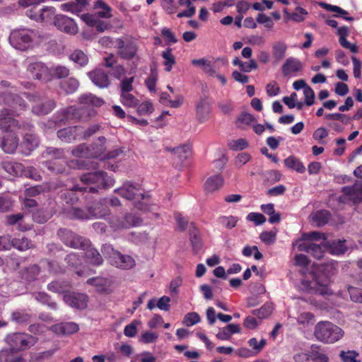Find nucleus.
Returning <instances> with one entry per match:
<instances>
[{"instance_id":"nucleus-63","label":"nucleus","mask_w":362,"mask_h":362,"mask_svg":"<svg viewBox=\"0 0 362 362\" xmlns=\"http://www.w3.org/2000/svg\"><path fill=\"white\" fill-rule=\"evenodd\" d=\"M50 70L52 73V79L53 78H65L69 74V70L66 67L62 66H57L50 69Z\"/></svg>"},{"instance_id":"nucleus-26","label":"nucleus","mask_w":362,"mask_h":362,"mask_svg":"<svg viewBox=\"0 0 362 362\" xmlns=\"http://www.w3.org/2000/svg\"><path fill=\"white\" fill-rule=\"evenodd\" d=\"M224 184V179L221 174L209 177L204 185V191L206 193H214L219 190Z\"/></svg>"},{"instance_id":"nucleus-46","label":"nucleus","mask_w":362,"mask_h":362,"mask_svg":"<svg viewBox=\"0 0 362 362\" xmlns=\"http://www.w3.org/2000/svg\"><path fill=\"white\" fill-rule=\"evenodd\" d=\"M23 218V214H16L7 216L6 218V223L8 226L14 225L16 223H18V227L21 230H27L30 228L29 225L22 226L21 221Z\"/></svg>"},{"instance_id":"nucleus-27","label":"nucleus","mask_w":362,"mask_h":362,"mask_svg":"<svg viewBox=\"0 0 362 362\" xmlns=\"http://www.w3.org/2000/svg\"><path fill=\"white\" fill-rule=\"evenodd\" d=\"M58 157L52 160L46 161L45 166L52 172L62 173L65 170L66 161L62 159L63 153L60 150H56Z\"/></svg>"},{"instance_id":"nucleus-33","label":"nucleus","mask_w":362,"mask_h":362,"mask_svg":"<svg viewBox=\"0 0 362 362\" xmlns=\"http://www.w3.org/2000/svg\"><path fill=\"white\" fill-rule=\"evenodd\" d=\"M93 9L95 11L93 16H96L97 18H110L112 16L111 7L103 1L98 0L95 1Z\"/></svg>"},{"instance_id":"nucleus-23","label":"nucleus","mask_w":362,"mask_h":362,"mask_svg":"<svg viewBox=\"0 0 362 362\" xmlns=\"http://www.w3.org/2000/svg\"><path fill=\"white\" fill-rule=\"evenodd\" d=\"M82 129L78 127H69L60 129L57 132L58 137L63 141L71 142L78 138H81Z\"/></svg>"},{"instance_id":"nucleus-60","label":"nucleus","mask_w":362,"mask_h":362,"mask_svg":"<svg viewBox=\"0 0 362 362\" xmlns=\"http://www.w3.org/2000/svg\"><path fill=\"white\" fill-rule=\"evenodd\" d=\"M78 87V81L73 78H70L62 83V88L68 93L76 91Z\"/></svg>"},{"instance_id":"nucleus-54","label":"nucleus","mask_w":362,"mask_h":362,"mask_svg":"<svg viewBox=\"0 0 362 362\" xmlns=\"http://www.w3.org/2000/svg\"><path fill=\"white\" fill-rule=\"evenodd\" d=\"M255 120V117L251 114L242 112L236 120V125L239 128H243L244 126L252 124Z\"/></svg>"},{"instance_id":"nucleus-3","label":"nucleus","mask_w":362,"mask_h":362,"mask_svg":"<svg viewBox=\"0 0 362 362\" xmlns=\"http://www.w3.org/2000/svg\"><path fill=\"white\" fill-rule=\"evenodd\" d=\"M115 192L128 200L141 197L142 202L136 203L135 207L141 211H147L149 210L148 204L149 198L148 197L144 196L142 189L138 185L133 184L131 182H126L122 187L115 189Z\"/></svg>"},{"instance_id":"nucleus-59","label":"nucleus","mask_w":362,"mask_h":362,"mask_svg":"<svg viewBox=\"0 0 362 362\" xmlns=\"http://www.w3.org/2000/svg\"><path fill=\"white\" fill-rule=\"evenodd\" d=\"M160 6L168 14H174L177 11V6L175 0H161Z\"/></svg>"},{"instance_id":"nucleus-58","label":"nucleus","mask_w":362,"mask_h":362,"mask_svg":"<svg viewBox=\"0 0 362 362\" xmlns=\"http://www.w3.org/2000/svg\"><path fill=\"white\" fill-rule=\"evenodd\" d=\"M70 59L80 66H84L88 63L87 56L81 50L74 51L70 55Z\"/></svg>"},{"instance_id":"nucleus-25","label":"nucleus","mask_w":362,"mask_h":362,"mask_svg":"<svg viewBox=\"0 0 362 362\" xmlns=\"http://www.w3.org/2000/svg\"><path fill=\"white\" fill-rule=\"evenodd\" d=\"M90 218H105L110 214V209L107 207V199H104L95 203L93 206L89 207Z\"/></svg>"},{"instance_id":"nucleus-18","label":"nucleus","mask_w":362,"mask_h":362,"mask_svg":"<svg viewBox=\"0 0 362 362\" xmlns=\"http://www.w3.org/2000/svg\"><path fill=\"white\" fill-rule=\"evenodd\" d=\"M299 251L306 252L313 255L316 259H320L323 257L324 245H317L309 242H300L296 243Z\"/></svg>"},{"instance_id":"nucleus-14","label":"nucleus","mask_w":362,"mask_h":362,"mask_svg":"<svg viewBox=\"0 0 362 362\" xmlns=\"http://www.w3.org/2000/svg\"><path fill=\"white\" fill-rule=\"evenodd\" d=\"M54 23L59 30L70 35H75L78 31L74 21L64 15H56Z\"/></svg>"},{"instance_id":"nucleus-48","label":"nucleus","mask_w":362,"mask_h":362,"mask_svg":"<svg viewBox=\"0 0 362 362\" xmlns=\"http://www.w3.org/2000/svg\"><path fill=\"white\" fill-rule=\"evenodd\" d=\"M55 17V8L52 6H46L41 8L40 14L37 16V22H49Z\"/></svg>"},{"instance_id":"nucleus-28","label":"nucleus","mask_w":362,"mask_h":362,"mask_svg":"<svg viewBox=\"0 0 362 362\" xmlns=\"http://www.w3.org/2000/svg\"><path fill=\"white\" fill-rule=\"evenodd\" d=\"M87 283L96 287L98 292L110 293L112 291V281L103 277L89 279Z\"/></svg>"},{"instance_id":"nucleus-61","label":"nucleus","mask_w":362,"mask_h":362,"mask_svg":"<svg viewBox=\"0 0 362 362\" xmlns=\"http://www.w3.org/2000/svg\"><path fill=\"white\" fill-rule=\"evenodd\" d=\"M347 291L349 293L350 298L352 301L356 303H362V289L354 287V286H348Z\"/></svg>"},{"instance_id":"nucleus-16","label":"nucleus","mask_w":362,"mask_h":362,"mask_svg":"<svg viewBox=\"0 0 362 362\" xmlns=\"http://www.w3.org/2000/svg\"><path fill=\"white\" fill-rule=\"evenodd\" d=\"M212 111L211 103L207 99H201L196 105V118L199 123H204L210 119Z\"/></svg>"},{"instance_id":"nucleus-52","label":"nucleus","mask_w":362,"mask_h":362,"mask_svg":"<svg viewBox=\"0 0 362 362\" xmlns=\"http://www.w3.org/2000/svg\"><path fill=\"white\" fill-rule=\"evenodd\" d=\"M330 217L329 213L326 210H320L313 215V220L317 226H321L326 224Z\"/></svg>"},{"instance_id":"nucleus-29","label":"nucleus","mask_w":362,"mask_h":362,"mask_svg":"<svg viewBox=\"0 0 362 362\" xmlns=\"http://www.w3.org/2000/svg\"><path fill=\"white\" fill-rule=\"evenodd\" d=\"M81 19L89 26L95 27L99 32H104L110 28V25L107 23H105L93 14L86 13L81 16Z\"/></svg>"},{"instance_id":"nucleus-45","label":"nucleus","mask_w":362,"mask_h":362,"mask_svg":"<svg viewBox=\"0 0 362 362\" xmlns=\"http://www.w3.org/2000/svg\"><path fill=\"white\" fill-rule=\"evenodd\" d=\"M136 107V113L139 116L150 115L154 111V106L150 100H145L141 103L138 102Z\"/></svg>"},{"instance_id":"nucleus-34","label":"nucleus","mask_w":362,"mask_h":362,"mask_svg":"<svg viewBox=\"0 0 362 362\" xmlns=\"http://www.w3.org/2000/svg\"><path fill=\"white\" fill-rule=\"evenodd\" d=\"M18 146V139L16 136L9 134L5 136L1 143V148L6 153H13Z\"/></svg>"},{"instance_id":"nucleus-20","label":"nucleus","mask_w":362,"mask_h":362,"mask_svg":"<svg viewBox=\"0 0 362 362\" xmlns=\"http://www.w3.org/2000/svg\"><path fill=\"white\" fill-rule=\"evenodd\" d=\"M303 69L301 62L294 57H288L282 66V73L284 76H296Z\"/></svg>"},{"instance_id":"nucleus-53","label":"nucleus","mask_w":362,"mask_h":362,"mask_svg":"<svg viewBox=\"0 0 362 362\" xmlns=\"http://www.w3.org/2000/svg\"><path fill=\"white\" fill-rule=\"evenodd\" d=\"M238 218L233 216H222L218 218V223L227 229H232L237 225Z\"/></svg>"},{"instance_id":"nucleus-8","label":"nucleus","mask_w":362,"mask_h":362,"mask_svg":"<svg viewBox=\"0 0 362 362\" xmlns=\"http://www.w3.org/2000/svg\"><path fill=\"white\" fill-rule=\"evenodd\" d=\"M105 141L106 139L103 136L98 138V142L94 144L92 146V152L90 153L92 157L98 158L100 160H104L115 158L121 153L122 151L119 149H115L109 151L107 154H104L106 150V147L105 146Z\"/></svg>"},{"instance_id":"nucleus-19","label":"nucleus","mask_w":362,"mask_h":362,"mask_svg":"<svg viewBox=\"0 0 362 362\" xmlns=\"http://www.w3.org/2000/svg\"><path fill=\"white\" fill-rule=\"evenodd\" d=\"M59 186L57 182H45L40 185H36L28 188L24 192V196L28 197H34L42 192L56 190Z\"/></svg>"},{"instance_id":"nucleus-36","label":"nucleus","mask_w":362,"mask_h":362,"mask_svg":"<svg viewBox=\"0 0 362 362\" xmlns=\"http://www.w3.org/2000/svg\"><path fill=\"white\" fill-rule=\"evenodd\" d=\"M215 62L214 60L208 59L206 65L203 69V71L209 77L216 78L224 86L227 83V79L224 75L218 73L214 66Z\"/></svg>"},{"instance_id":"nucleus-56","label":"nucleus","mask_w":362,"mask_h":362,"mask_svg":"<svg viewBox=\"0 0 362 362\" xmlns=\"http://www.w3.org/2000/svg\"><path fill=\"white\" fill-rule=\"evenodd\" d=\"M32 246V243L28 238H22L13 239V247L19 250H26Z\"/></svg>"},{"instance_id":"nucleus-10","label":"nucleus","mask_w":362,"mask_h":362,"mask_svg":"<svg viewBox=\"0 0 362 362\" xmlns=\"http://www.w3.org/2000/svg\"><path fill=\"white\" fill-rule=\"evenodd\" d=\"M343 194L340 197L342 202H351L358 204L362 202V183L356 182L353 186L344 187Z\"/></svg>"},{"instance_id":"nucleus-2","label":"nucleus","mask_w":362,"mask_h":362,"mask_svg":"<svg viewBox=\"0 0 362 362\" xmlns=\"http://www.w3.org/2000/svg\"><path fill=\"white\" fill-rule=\"evenodd\" d=\"M314 335L319 341L333 344L344 337V332L341 327L329 321H320L315 327Z\"/></svg>"},{"instance_id":"nucleus-22","label":"nucleus","mask_w":362,"mask_h":362,"mask_svg":"<svg viewBox=\"0 0 362 362\" xmlns=\"http://www.w3.org/2000/svg\"><path fill=\"white\" fill-rule=\"evenodd\" d=\"M51 330L58 335H69L78 331V325L73 322H61L51 327Z\"/></svg>"},{"instance_id":"nucleus-32","label":"nucleus","mask_w":362,"mask_h":362,"mask_svg":"<svg viewBox=\"0 0 362 362\" xmlns=\"http://www.w3.org/2000/svg\"><path fill=\"white\" fill-rule=\"evenodd\" d=\"M1 166L6 173L14 177L22 176L23 173V165L18 162L4 160Z\"/></svg>"},{"instance_id":"nucleus-12","label":"nucleus","mask_w":362,"mask_h":362,"mask_svg":"<svg viewBox=\"0 0 362 362\" xmlns=\"http://www.w3.org/2000/svg\"><path fill=\"white\" fill-rule=\"evenodd\" d=\"M9 110H4L0 113V129L4 131L13 132L21 128H30V124L20 125L18 121L11 117Z\"/></svg>"},{"instance_id":"nucleus-42","label":"nucleus","mask_w":362,"mask_h":362,"mask_svg":"<svg viewBox=\"0 0 362 362\" xmlns=\"http://www.w3.org/2000/svg\"><path fill=\"white\" fill-rule=\"evenodd\" d=\"M345 240H334L328 245L329 252L334 255H340L344 254L347 251V246L345 244Z\"/></svg>"},{"instance_id":"nucleus-47","label":"nucleus","mask_w":362,"mask_h":362,"mask_svg":"<svg viewBox=\"0 0 362 362\" xmlns=\"http://www.w3.org/2000/svg\"><path fill=\"white\" fill-rule=\"evenodd\" d=\"M315 315L310 312H302L297 317V322L303 327L313 325Z\"/></svg>"},{"instance_id":"nucleus-57","label":"nucleus","mask_w":362,"mask_h":362,"mask_svg":"<svg viewBox=\"0 0 362 362\" xmlns=\"http://www.w3.org/2000/svg\"><path fill=\"white\" fill-rule=\"evenodd\" d=\"M201 321L199 315L195 312L188 313L183 318L182 323L187 326L191 327Z\"/></svg>"},{"instance_id":"nucleus-41","label":"nucleus","mask_w":362,"mask_h":362,"mask_svg":"<svg viewBox=\"0 0 362 362\" xmlns=\"http://www.w3.org/2000/svg\"><path fill=\"white\" fill-rule=\"evenodd\" d=\"M232 63L234 66H238L241 71L246 73L258 68L256 61L253 59H250L248 62H243L238 57H235Z\"/></svg>"},{"instance_id":"nucleus-35","label":"nucleus","mask_w":362,"mask_h":362,"mask_svg":"<svg viewBox=\"0 0 362 362\" xmlns=\"http://www.w3.org/2000/svg\"><path fill=\"white\" fill-rule=\"evenodd\" d=\"M319 6L327 11L334 13V16L342 18L346 21H352L353 18L349 16V13L338 6L331 5L325 2L319 3Z\"/></svg>"},{"instance_id":"nucleus-17","label":"nucleus","mask_w":362,"mask_h":362,"mask_svg":"<svg viewBox=\"0 0 362 362\" xmlns=\"http://www.w3.org/2000/svg\"><path fill=\"white\" fill-rule=\"evenodd\" d=\"M64 300L72 308L84 309L87 307L88 296L83 293H69L64 296Z\"/></svg>"},{"instance_id":"nucleus-7","label":"nucleus","mask_w":362,"mask_h":362,"mask_svg":"<svg viewBox=\"0 0 362 362\" xmlns=\"http://www.w3.org/2000/svg\"><path fill=\"white\" fill-rule=\"evenodd\" d=\"M8 341L12 349L16 351L28 349L36 342L33 337L24 333H15L8 337Z\"/></svg>"},{"instance_id":"nucleus-15","label":"nucleus","mask_w":362,"mask_h":362,"mask_svg":"<svg viewBox=\"0 0 362 362\" xmlns=\"http://www.w3.org/2000/svg\"><path fill=\"white\" fill-rule=\"evenodd\" d=\"M141 223V219L139 216L132 215V214H127L122 219L112 218L110 221V226L115 229L128 228L132 226H137Z\"/></svg>"},{"instance_id":"nucleus-37","label":"nucleus","mask_w":362,"mask_h":362,"mask_svg":"<svg viewBox=\"0 0 362 362\" xmlns=\"http://www.w3.org/2000/svg\"><path fill=\"white\" fill-rule=\"evenodd\" d=\"M39 144L38 139L35 134L28 133L24 136L22 146L24 148L23 153L28 155L34 150Z\"/></svg>"},{"instance_id":"nucleus-44","label":"nucleus","mask_w":362,"mask_h":362,"mask_svg":"<svg viewBox=\"0 0 362 362\" xmlns=\"http://www.w3.org/2000/svg\"><path fill=\"white\" fill-rule=\"evenodd\" d=\"M179 5L181 6H185L187 9L179 12L177 14V18L187 17L189 18L193 16L196 13V8L192 4L191 0H179Z\"/></svg>"},{"instance_id":"nucleus-4","label":"nucleus","mask_w":362,"mask_h":362,"mask_svg":"<svg viewBox=\"0 0 362 362\" xmlns=\"http://www.w3.org/2000/svg\"><path fill=\"white\" fill-rule=\"evenodd\" d=\"M81 180L87 185H93V186L84 187L85 191L88 190L90 192H96L99 188L110 187L115 184L114 179L107 176L103 171L83 174L81 177Z\"/></svg>"},{"instance_id":"nucleus-11","label":"nucleus","mask_w":362,"mask_h":362,"mask_svg":"<svg viewBox=\"0 0 362 362\" xmlns=\"http://www.w3.org/2000/svg\"><path fill=\"white\" fill-rule=\"evenodd\" d=\"M78 102L81 105V107L78 109L80 112H82L88 110L89 116H92L95 114V112L93 110V107H100L104 103V101L101 98H98L91 93H86L81 95L78 98Z\"/></svg>"},{"instance_id":"nucleus-55","label":"nucleus","mask_w":362,"mask_h":362,"mask_svg":"<svg viewBox=\"0 0 362 362\" xmlns=\"http://www.w3.org/2000/svg\"><path fill=\"white\" fill-rule=\"evenodd\" d=\"M40 272L37 265L33 264L26 268L22 273V278L26 281H33Z\"/></svg>"},{"instance_id":"nucleus-13","label":"nucleus","mask_w":362,"mask_h":362,"mask_svg":"<svg viewBox=\"0 0 362 362\" xmlns=\"http://www.w3.org/2000/svg\"><path fill=\"white\" fill-rule=\"evenodd\" d=\"M28 71L30 73L33 78L44 81L52 80V73L50 69L47 67L42 62H33L29 64Z\"/></svg>"},{"instance_id":"nucleus-9","label":"nucleus","mask_w":362,"mask_h":362,"mask_svg":"<svg viewBox=\"0 0 362 362\" xmlns=\"http://www.w3.org/2000/svg\"><path fill=\"white\" fill-rule=\"evenodd\" d=\"M26 98L33 104V112L37 115H47L55 107V103L52 100H42L37 96L30 95Z\"/></svg>"},{"instance_id":"nucleus-64","label":"nucleus","mask_w":362,"mask_h":362,"mask_svg":"<svg viewBox=\"0 0 362 362\" xmlns=\"http://www.w3.org/2000/svg\"><path fill=\"white\" fill-rule=\"evenodd\" d=\"M70 285L68 283L59 282V281H53L48 284L47 288L49 291L56 292V293H63L68 288H69Z\"/></svg>"},{"instance_id":"nucleus-50","label":"nucleus","mask_w":362,"mask_h":362,"mask_svg":"<svg viewBox=\"0 0 362 362\" xmlns=\"http://www.w3.org/2000/svg\"><path fill=\"white\" fill-rule=\"evenodd\" d=\"M158 339V334L152 331L143 332L138 339V341L141 344H148L155 343Z\"/></svg>"},{"instance_id":"nucleus-51","label":"nucleus","mask_w":362,"mask_h":362,"mask_svg":"<svg viewBox=\"0 0 362 362\" xmlns=\"http://www.w3.org/2000/svg\"><path fill=\"white\" fill-rule=\"evenodd\" d=\"M273 309V304L267 303L264 304L259 309L254 310L252 311V314L257 316L259 319H264L272 314Z\"/></svg>"},{"instance_id":"nucleus-62","label":"nucleus","mask_w":362,"mask_h":362,"mask_svg":"<svg viewBox=\"0 0 362 362\" xmlns=\"http://www.w3.org/2000/svg\"><path fill=\"white\" fill-rule=\"evenodd\" d=\"M228 145L233 151H242L248 147V142L245 139L240 138L230 141Z\"/></svg>"},{"instance_id":"nucleus-31","label":"nucleus","mask_w":362,"mask_h":362,"mask_svg":"<svg viewBox=\"0 0 362 362\" xmlns=\"http://www.w3.org/2000/svg\"><path fill=\"white\" fill-rule=\"evenodd\" d=\"M89 77L94 84L100 88L107 87L110 84L107 74L101 69H95L90 72Z\"/></svg>"},{"instance_id":"nucleus-43","label":"nucleus","mask_w":362,"mask_h":362,"mask_svg":"<svg viewBox=\"0 0 362 362\" xmlns=\"http://www.w3.org/2000/svg\"><path fill=\"white\" fill-rule=\"evenodd\" d=\"M161 56L163 59V65L165 66V71L168 72L170 71L176 63L172 49L170 47L167 48L162 52Z\"/></svg>"},{"instance_id":"nucleus-49","label":"nucleus","mask_w":362,"mask_h":362,"mask_svg":"<svg viewBox=\"0 0 362 362\" xmlns=\"http://www.w3.org/2000/svg\"><path fill=\"white\" fill-rule=\"evenodd\" d=\"M120 102L128 107H136L139 100L131 93H120Z\"/></svg>"},{"instance_id":"nucleus-5","label":"nucleus","mask_w":362,"mask_h":362,"mask_svg":"<svg viewBox=\"0 0 362 362\" xmlns=\"http://www.w3.org/2000/svg\"><path fill=\"white\" fill-rule=\"evenodd\" d=\"M103 252L108 259L109 262L122 269H130L135 266V260L129 255H122L114 250L110 245H105L103 247Z\"/></svg>"},{"instance_id":"nucleus-1","label":"nucleus","mask_w":362,"mask_h":362,"mask_svg":"<svg viewBox=\"0 0 362 362\" xmlns=\"http://www.w3.org/2000/svg\"><path fill=\"white\" fill-rule=\"evenodd\" d=\"M58 235L66 245L75 249L86 250L85 257L88 263L95 266L103 263V258L100 253L95 248L89 247L88 240L66 229H60L58 231Z\"/></svg>"},{"instance_id":"nucleus-21","label":"nucleus","mask_w":362,"mask_h":362,"mask_svg":"<svg viewBox=\"0 0 362 362\" xmlns=\"http://www.w3.org/2000/svg\"><path fill=\"white\" fill-rule=\"evenodd\" d=\"M59 117L60 118L57 121L59 124L74 123L76 120L83 119L80 110L74 107L67 108Z\"/></svg>"},{"instance_id":"nucleus-38","label":"nucleus","mask_w":362,"mask_h":362,"mask_svg":"<svg viewBox=\"0 0 362 362\" xmlns=\"http://www.w3.org/2000/svg\"><path fill=\"white\" fill-rule=\"evenodd\" d=\"M284 163L286 168L298 173H304L305 172V167L302 161L294 156H290L284 159Z\"/></svg>"},{"instance_id":"nucleus-24","label":"nucleus","mask_w":362,"mask_h":362,"mask_svg":"<svg viewBox=\"0 0 362 362\" xmlns=\"http://www.w3.org/2000/svg\"><path fill=\"white\" fill-rule=\"evenodd\" d=\"M329 279L326 276L322 281L320 280L319 276L316 277L308 286L310 289L313 290L315 293H318L322 296H329L332 294V291L329 288Z\"/></svg>"},{"instance_id":"nucleus-40","label":"nucleus","mask_w":362,"mask_h":362,"mask_svg":"<svg viewBox=\"0 0 362 362\" xmlns=\"http://www.w3.org/2000/svg\"><path fill=\"white\" fill-rule=\"evenodd\" d=\"M16 350H4L0 353L1 362H27V359L16 354Z\"/></svg>"},{"instance_id":"nucleus-6","label":"nucleus","mask_w":362,"mask_h":362,"mask_svg":"<svg viewBox=\"0 0 362 362\" xmlns=\"http://www.w3.org/2000/svg\"><path fill=\"white\" fill-rule=\"evenodd\" d=\"M33 40V32L28 29L15 30L9 37L10 44L16 49H29Z\"/></svg>"},{"instance_id":"nucleus-39","label":"nucleus","mask_w":362,"mask_h":362,"mask_svg":"<svg viewBox=\"0 0 362 362\" xmlns=\"http://www.w3.org/2000/svg\"><path fill=\"white\" fill-rule=\"evenodd\" d=\"M288 47L284 42L277 41L272 45V57L276 62L281 61L286 56Z\"/></svg>"},{"instance_id":"nucleus-30","label":"nucleus","mask_w":362,"mask_h":362,"mask_svg":"<svg viewBox=\"0 0 362 362\" xmlns=\"http://www.w3.org/2000/svg\"><path fill=\"white\" fill-rule=\"evenodd\" d=\"M117 47H118V53L121 56V57L130 59L134 57L136 53L137 48L134 44H128L124 45V42L122 40H117Z\"/></svg>"}]
</instances>
